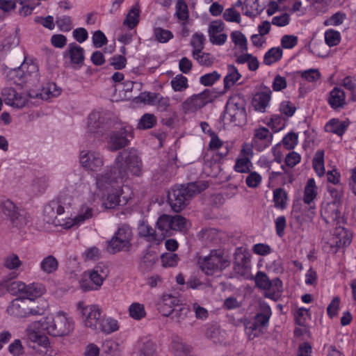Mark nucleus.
<instances>
[{
  "label": "nucleus",
  "mask_w": 356,
  "mask_h": 356,
  "mask_svg": "<svg viewBox=\"0 0 356 356\" xmlns=\"http://www.w3.org/2000/svg\"><path fill=\"white\" fill-rule=\"evenodd\" d=\"M327 191L332 198V200L330 202L341 205V198L343 197L342 187L341 186L336 187L327 186Z\"/></svg>",
  "instance_id": "nucleus-58"
},
{
  "label": "nucleus",
  "mask_w": 356,
  "mask_h": 356,
  "mask_svg": "<svg viewBox=\"0 0 356 356\" xmlns=\"http://www.w3.org/2000/svg\"><path fill=\"white\" fill-rule=\"evenodd\" d=\"M77 309L81 312L86 327L95 330L102 316V309L97 305H86L83 302H79Z\"/></svg>",
  "instance_id": "nucleus-11"
},
{
  "label": "nucleus",
  "mask_w": 356,
  "mask_h": 356,
  "mask_svg": "<svg viewBox=\"0 0 356 356\" xmlns=\"http://www.w3.org/2000/svg\"><path fill=\"white\" fill-rule=\"evenodd\" d=\"M342 225H335L333 235L329 241L330 248L333 249L334 252H337L341 248L348 246L351 242V234Z\"/></svg>",
  "instance_id": "nucleus-18"
},
{
  "label": "nucleus",
  "mask_w": 356,
  "mask_h": 356,
  "mask_svg": "<svg viewBox=\"0 0 356 356\" xmlns=\"http://www.w3.org/2000/svg\"><path fill=\"white\" fill-rule=\"evenodd\" d=\"M143 173V162L136 149L120 152L111 169L104 174L97 175L96 184L101 191L113 188L114 184L122 183L130 176L140 177Z\"/></svg>",
  "instance_id": "nucleus-1"
},
{
  "label": "nucleus",
  "mask_w": 356,
  "mask_h": 356,
  "mask_svg": "<svg viewBox=\"0 0 356 356\" xmlns=\"http://www.w3.org/2000/svg\"><path fill=\"white\" fill-rule=\"evenodd\" d=\"M316 186L314 179H309L305 187L303 201L305 204H310L316 197Z\"/></svg>",
  "instance_id": "nucleus-40"
},
{
  "label": "nucleus",
  "mask_w": 356,
  "mask_h": 356,
  "mask_svg": "<svg viewBox=\"0 0 356 356\" xmlns=\"http://www.w3.org/2000/svg\"><path fill=\"white\" fill-rule=\"evenodd\" d=\"M271 314L270 307L268 305H261L259 311L254 316L253 321L256 325H259L261 329L264 330L268 324Z\"/></svg>",
  "instance_id": "nucleus-28"
},
{
  "label": "nucleus",
  "mask_w": 356,
  "mask_h": 356,
  "mask_svg": "<svg viewBox=\"0 0 356 356\" xmlns=\"http://www.w3.org/2000/svg\"><path fill=\"white\" fill-rule=\"evenodd\" d=\"M324 153L323 151H318L313 159V167L318 176H323L325 173L324 168Z\"/></svg>",
  "instance_id": "nucleus-52"
},
{
  "label": "nucleus",
  "mask_w": 356,
  "mask_h": 356,
  "mask_svg": "<svg viewBox=\"0 0 356 356\" xmlns=\"http://www.w3.org/2000/svg\"><path fill=\"white\" fill-rule=\"evenodd\" d=\"M246 101L240 95L231 96L225 106V118L235 126L242 127L247 122Z\"/></svg>",
  "instance_id": "nucleus-4"
},
{
  "label": "nucleus",
  "mask_w": 356,
  "mask_h": 356,
  "mask_svg": "<svg viewBox=\"0 0 356 356\" xmlns=\"http://www.w3.org/2000/svg\"><path fill=\"white\" fill-rule=\"evenodd\" d=\"M234 270L241 276H246L250 270V260L244 254L238 255L234 262Z\"/></svg>",
  "instance_id": "nucleus-30"
},
{
  "label": "nucleus",
  "mask_w": 356,
  "mask_h": 356,
  "mask_svg": "<svg viewBox=\"0 0 356 356\" xmlns=\"http://www.w3.org/2000/svg\"><path fill=\"white\" fill-rule=\"evenodd\" d=\"M42 330L53 337H63L70 334L74 330L72 320L67 318L63 312L55 316H47L38 322Z\"/></svg>",
  "instance_id": "nucleus-3"
},
{
  "label": "nucleus",
  "mask_w": 356,
  "mask_h": 356,
  "mask_svg": "<svg viewBox=\"0 0 356 356\" xmlns=\"http://www.w3.org/2000/svg\"><path fill=\"white\" fill-rule=\"evenodd\" d=\"M156 227L161 232L160 235L165 238L172 235V231L185 232L187 229V220L179 215H161L156 221Z\"/></svg>",
  "instance_id": "nucleus-7"
},
{
  "label": "nucleus",
  "mask_w": 356,
  "mask_h": 356,
  "mask_svg": "<svg viewBox=\"0 0 356 356\" xmlns=\"http://www.w3.org/2000/svg\"><path fill=\"white\" fill-rule=\"evenodd\" d=\"M56 24L59 28L60 31L63 32H68L72 29V22L71 17L69 16H62L57 17Z\"/></svg>",
  "instance_id": "nucleus-63"
},
{
  "label": "nucleus",
  "mask_w": 356,
  "mask_h": 356,
  "mask_svg": "<svg viewBox=\"0 0 356 356\" xmlns=\"http://www.w3.org/2000/svg\"><path fill=\"white\" fill-rule=\"evenodd\" d=\"M282 49L280 47H273L270 49L264 56V63L266 65L278 61L282 56Z\"/></svg>",
  "instance_id": "nucleus-42"
},
{
  "label": "nucleus",
  "mask_w": 356,
  "mask_h": 356,
  "mask_svg": "<svg viewBox=\"0 0 356 356\" xmlns=\"http://www.w3.org/2000/svg\"><path fill=\"white\" fill-rule=\"evenodd\" d=\"M156 123V118L154 114L145 113L139 120L138 128L140 129H148L152 128Z\"/></svg>",
  "instance_id": "nucleus-50"
},
{
  "label": "nucleus",
  "mask_w": 356,
  "mask_h": 356,
  "mask_svg": "<svg viewBox=\"0 0 356 356\" xmlns=\"http://www.w3.org/2000/svg\"><path fill=\"white\" fill-rule=\"evenodd\" d=\"M140 8L138 4L134 6L127 13L124 25L127 26L130 29L135 28L139 22Z\"/></svg>",
  "instance_id": "nucleus-38"
},
{
  "label": "nucleus",
  "mask_w": 356,
  "mask_h": 356,
  "mask_svg": "<svg viewBox=\"0 0 356 356\" xmlns=\"http://www.w3.org/2000/svg\"><path fill=\"white\" fill-rule=\"evenodd\" d=\"M138 233L140 237L152 244H160L165 238V236L156 233V230L145 222L138 225Z\"/></svg>",
  "instance_id": "nucleus-20"
},
{
  "label": "nucleus",
  "mask_w": 356,
  "mask_h": 356,
  "mask_svg": "<svg viewBox=\"0 0 356 356\" xmlns=\"http://www.w3.org/2000/svg\"><path fill=\"white\" fill-rule=\"evenodd\" d=\"M170 84L175 92H182L188 87L187 78L181 74H177L172 78Z\"/></svg>",
  "instance_id": "nucleus-45"
},
{
  "label": "nucleus",
  "mask_w": 356,
  "mask_h": 356,
  "mask_svg": "<svg viewBox=\"0 0 356 356\" xmlns=\"http://www.w3.org/2000/svg\"><path fill=\"white\" fill-rule=\"evenodd\" d=\"M346 14L341 12H337L333 14L330 17L324 21L323 24L327 26H339L346 19Z\"/></svg>",
  "instance_id": "nucleus-62"
},
{
  "label": "nucleus",
  "mask_w": 356,
  "mask_h": 356,
  "mask_svg": "<svg viewBox=\"0 0 356 356\" xmlns=\"http://www.w3.org/2000/svg\"><path fill=\"white\" fill-rule=\"evenodd\" d=\"M156 262V256L150 252L146 253L141 259L140 266L145 271L149 270Z\"/></svg>",
  "instance_id": "nucleus-61"
},
{
  "label": "nucleus",
  "mask_w": 356,
  "mask_h": 356,
  "mask_svg": "<svg viewBox=\"0 0 356 356\" xmlns=\"http://www.w3.org/2000/svg\"><path fill=\"white\" fill-rule=\"evenodd\" d=\"M208 187L204 182H190L186 185L175 186L168 193L169 204L174 211H181L195 195Z\"/></svg>",
  "instance_id": "nucleus-2"
},
{
  "label": "nucleus",
  "mask_w": 356,
  "mask_h": 356,
  "mask_svg": "<svg viewBox=\"0 0 356 356\" xmlns=\"http://www.w3.org/2000/svg\"><path fill=\"white\" fill-rule=\"evenodd\" d=\"M212 97L209 90L206 89L203 92L193 95L188 98L183 104L182 108L186 112H193L211 102Z\"/></svg>",
  "instance_id": "nucleus-15"
},
{
  "label": "nucleus",
  "mask_w": 356,
  "mask_h": 356,
  "mask_svg": "<svg viewBox=\"0 0 356 356\" xmlns=\"http://www.w3.org/2000/svg\"><path fill=\"white\" fill-rule=\"evenodd\" d=\"M348 122L346 121H339L338 119H332L325 125L327 131H330L339 136H341L346 131Z\"/></svg>",
  "instance_id": "nucleus-36"
},
{
  "label": "nucleus",
  "mask_w": 356,
  "mask_h": 356,
  "mask_svg": "<svg viewBox=\"0 0 356 356\" xmlns=\"http://www.w3.org/2000/svg\"><path fill=\"white\" fill-rule=\"evenodd\" d=\"M139 356H158L154 343L151 341L144 342L139 348Z\"/></svg>",
  "instance_id": "nucleus-60"
},
{
  "label": "nucleus",
  "mask_w": 356,
  "mask_h": 356,
  "mask_svg": "<svg viewBox=\"0 0 356 356\" xmlns=\"http://www.w3.org/2000/svg\"><path fill=\"white\" fill-rule=\"evenodd\" d=\"M189 314H191L190 308L179 302V305L173 308V311L169 317L176 323L181 325Z\"/></svg>",
  "instance_id": "nucleus-29"
},
{
  "label": "nucleus",
  "mask_w": 356,
  "mask_h": 356,
  "mask_svg": "<svg viewBox=\"0 0 356 356\" xmlns=\"http://www.w3.org/2000/svg\"><path fill=\"white\" fill-rule=\"evenodd\" d=\"M208 134L211 136V140L209 144V149L211 150H216L220 147H224L225 150L220 152L219 155L220 158H223L224 156H227V154L229 152L227 144L225 146H224L223 142L221 140H220L218 136L212 130H209Z\"/></svg>",
  "instance_id": "nucleus-37"
},
{
  "label": "nucleus",
  "mask_w": 356,
  "mask_h": 356,
  "mask_svg": "<svg viewBox=\"0 0 356 356\" xmlns=\"http://www.w3.org/2000/svg\"><path fill=\"white\" fill-rule=\"evenodd\" d=\"M45 291L44 286L40 283H33L29 285L25 284L23 299L33 300L42 296Z\"/></svg>",
  "instance_id": "nucleus-32"
},
{
  "label": "nucleus",
  "mask_w": 356,
  "mask_h": 356,
  "mask_svg": "<svg viewBox=\"0 0 356 356\" xmlns=\"http://www.w3.org/2000/svg\"><path fill=\"white\" fill-rule=\"evenodd\" d=\"M132 229L129 225L124 224L120 225L113 236L108 241L107 251L111 254L128 250L132 239Z\"/></svg>",
  "instance_id": "nucleus-6"
},
{
  "label": "nucleus",
  "mask_w": 356,
  "mask_h": 356,
  "mask_svg": "<svg viewBox=\"0 0 356 356\" xmlns=\"http://www.w3.org/2000/svg\"><path fill=\"white\" fill-rule=\"evenodd\" d=\"M270 90L257 92L252 99V106L255 111L264 113L270 100Z\"/></svg>",
  "instance_id": "nucleus-24"
},
{
  "label": "nucleus",
  "mask_w": 356,
  "mask_h": 356,
  "mask_svg": "<svg viewBox=\"0 0 356 356\" xmlns=\"http://www.w3.org/2000/svg\"><path fill=\"white\" fill-rule=\"evenodd\" d=\"M6 104L13 107L21 108L25 106L27 98L22 93L17 92L14 88H5L2 91Z\"/></svg>",
  "instance_id": "nucleus-22"
},
{
  "label": "nucleus",
  "mask_w": 356,
  "mask_h": 356,
  "mask_svg": "<svg viewBox=\"0 0 356 356\" xmlns=\"http://www.w3.org/2000/svg\"><path fill=\"white\" fill-rule=\"evenodd\" d=\"M129 137H133L132 132L130 129L127 127L112 131L108 141V149L115 152L127 147L129 144Z\"/></svg>",
  "instance_id": "nucleus-14"
},
{
  "label": "nucleus",
  "mask_w": 356,
  "mask_h": 356,
  "mask_svg": "<svg viewBox=\"0 0 356 356\" xmlns=\"http://www.w3.org/2000/svg\"><path fill=\"white\" fill-rule=\"evenodd\" d=\"M255 284L259 288L266 291L265 296L276 300L283 291L282 282L275 277L270 280L266 273L258 271L255 276Z\"/></svg>",
  "instance_id": "nucleus-8"
},
{
  "label": "nucleus",
  "mask_w": 356,
  "mask_h": 356,
  "mask_svg": "<svg viewBox=\"0 0 356 356\" xmlns=\"http://www.w3.org/2000/svg\"><path fill=\"white\" fill-rule=\"evenodd\" d=\"M3 265L9 270H16L22 265V261L17 254H10L4 259Z\"/></svg>",
  "instance_id": "nucleus-59"
},
{
  "label": "nucleus",
  "mask_w": 356,
  "mask_h": 356,
  "mask_svg": "<svg viewBox=\"0 0 356 356\" xmlns=\"http://www.w3.org/2000/svg\"><path fill=\"white\" fill-rule=\"evenodd\" d=\"M154 35L156 40L161 43H165L173 38L172 33L161 27H157L154 29Z\"/></svg>",
  "instance_id": "nucleus-56"
},
{
  "label": "nucleus",
  "mask_w": 356,
  "mask_h": 356,
  "mask_svg": "<svg viewBox=\"0 0 356 356\" xmlns=\"http://www.w3.org/2000/svg\"><path fill=\"white\" fill-rule=\"evenodd\" d=\"M193 58L197 60V62L204 66H211L213 63V57L209 53L203 52H192Z\"/></svg>",
  "instance_id": "nucleus-48"
},
{
  "label": "nucleus",
  "mask_w": 356,
  "mask_h": 356,
  "mask_svg": "<svg viewBox=\"0 0 356 356\" xmlns=\"http://www.w3.org/2000/svg\"><path fill=\"white\" fill-rule=\"evenodd\" d=\"M26 67V66L22 64L17 68L10 70L8 73V77L9 79L13 80L15 84L19 86H22L29 81L31 76L38 77V70L35 65H30L27 67L28 70L26 72L24 71Z\"/></svg>",
  "instance_id": "nucleus-12"
},
{
  "label": "nucleus",
  "mask_w": 356,
  "mask_h": 356,
  "mask_svg": "<svg viewBox=\"0 0 356 356\" xmlns=\"http://www.w3.org/2000/svg\"><path fill=\"white\" fill-rule=\"evenodd\" d=\"M161 260L165 268L175 267L178 264L179 258L177 254L166 252L161 256Z\"/></svg>",
  "instance_id": "nucleus-53"
},
{
  "label": "nucleus",
  "mask_w": 356,
  "mask_h": 356,
  "mask_svg": "<svg viewBox=\"0 0 356 356\" xmlns=\"http://www.w3.org/2000/svg\"><path fill=\"white\" fill-rule=\"evenodd\" d=\"M245 327V332L250 339H253L264 332V330L256 325L253 321L246 323Z\"/></svg>",
  "instance_id": "nucleus-57"
},
{
  "label": "nucleus",
  "mask_w": 356,
  "mask_h": 356,
  "mask_svg": "<svg viewBox=\"0 0 356 356\" xmlns=\"http://www.w3.org/2000/svg\"><path fill=\"white\" fill-rule=\"evenodd\" d=\"M205 336L215 343H222L225 341L226 332L216 325H211L207 327Z\"/></svg>",
  "instance_id": "nucleus-31"
},
{
  "label": "nucleus",
  "mask_w": 356,
  "mask_h": 356,
  "mask_svg": "<svg viewBox=\"0 0 356 356\" xmlns=\"http://www.w3.org/2000/svg\"><path fill=\"white\" fill-rule=\"evenodd\" d=\"M42 332L44 331L41 330L38 322L33 323L26 329L28 339L33 343L32 348L38 349L41 353H45L50 344L49 338Z\"/></svg>",
  "instance_id": "nucleus-9"
},
{
  "label": "nucleus",
  "mask_w": 356,
  "mask_h": 356,
  "mask_svg": "<svg viewBox=\"0 0 356 356\" xmlns=\"http://www.w3.org/2000/svg\"><path fill=\"white\" fill-rule=\"evenodd\" d=\"M198 264L201 270L207 275L222 270L229 266V261L221 250H213L208 256L200 257Z\"/></svg>",
  "instance_id": "nucleus-5"
},
{
  "label": "nucleus",
  "mask_w": 356,
  "mask_h": 356,
  "mask_svg": "<svg viewBox=\"0 0 356 356\" xmlns=\"http://www.w3.org/2000/svg\"><path fill=\"white\" fill-rule=\"evenodd\" d=\"M128 202V198L121 197L120 191L110 193L108 194L107 198L104 202L106 209H114L118 205H125Z\"/></svg>",
  "instance_id": "nucleus-35"
},
{
  "label": "nucleus",
  "mask_w": 356,
  "mask_h": 356,
  "mask_svg": "<svg viewBox=\"0 0 356 356\" xmlns=\"http://www.w3.org/2000/svg\"><path fill=\"white\" fill-rule=\"evenodd\" d=\"M58 262L53 255L46 257L40 263L41 270L47 274L55 272L58 269Z\"/></svg>",
  "instance_id": "nucleus-41"
},
{
  "label": "nucleus",
  "mask_w": 356,
  "mask_h": 356,
  "mask_svg": "<svg viewBox=\"0 0 356 356\" xmlns=\"http://www.w3.org/2000/svg\"><path fill=\"white\" fill-rule=\"evenodd\" d=\"M93 209L87 205H82L79 209L77 216L72 220L73 223L67 225V227H70L74 225H79L85 220L91 218L93 216Z\"/></svg>",
  "instance_id": "nucleus-39"
},
{
  "label": "nucleus",
  "mask_w": 356,
  "mask_h": 356,
  "mask_svg": "<svg viewBox=\"0 0 356 356\" xmlns=\"http://www.w3.org/2000/svg\"><path fill=\"white\" fill-rule=\"evenodd\" d=\"M231 38L232 42L240 47L242 52L248 50V42L245 36L238 31H234L231 33Z\"/></svg>",
  "instance_id": "nucleus-47"
},
{
  "label": "nucleus",
  "mask_w": 356,
  "mask_h": 356,
  "mask_svg": "<svg viewBox=\"0 0 356 356\" xmlns=\"http://www.w3.org/2000/svg\"><path fill=\"white\" fill-rule=\"evenodd\" d=\"M6 289L11 295H19L23 298L24 293L25 284L19 281H14L7 284Z\"/></svg>",
  "instance_id": "nucleus-55"
},
{
  "label": "nucleus",
  "mask_w": 356,
  "mask_h": 356,
  "mask_svg": "<svg viewBox=\"0 0 356 356\" xmlns=\"http://www.w3.org/2000/svg\"><path fill=\"white\" fill-rule=\"evenodd\" d=\"M1 210L15 227H22L28 222L24 215L19 211L15 204L10 200H6L1 203Z\"/></svg>",
  "instance_id": "nucleus-16"
},
{
  "label": "nucleus",
  "mask_w": 356,
  "mask_h": 356,
  "mask_svg": "<svg viewBox=\"0 0 356 356\" xmlns=\"http://www.w3.org/2000/svg\"><path fill=\"white\" fill-rule=\"evenodd\" d=\"M325 41L329 47L336 46L341 41V34L334 29H328L325 32Z\"/></svg>",
  "instance_id": "nucleus-51"
},
{
  "label": "nucleus",
  "mask_w": 356,
  "mask_h": 356,
  "mask_svg": "<svg viewBox=\"0 0 356 356\" xmlns=\"http://www.w3.org/2000/svg\"><path fill=\"white\" fill-rule=\"evenodd\" d=\"M65 205L60 198L50 201L44 209V220L49 224L60 225L57 217L64 213Z\"/></svg>",
  "instance_id": "nucleus-17"
},
{
  "label": "nucleus",
  "mask_w": 356,
  "mask_h": 356,
  "mask_svg": "<svg viewBox=\"0 0 356 356\" xmlns=\"http://www.w3.org/2000/svg\"><path fill=\"white\" fill-rule=\"evenodd\" d=\"M97 328L95 331L97 332H104L105 334H111L118 330V321L111 317H104L101 316Z\"/></svg>",
  "instance_id": "nucleus-27"
},
{
  "label": "nucleus",
  "mask_w": 356,
  "mask_h": 356,
  "mask_svg": "<svg viewBox=\"0 0 356 356\" xmlns=\"http://www.w3.org/2000/svg\"><path fill=\"white\" fill-rule=\"evenodd\" d=\"M341 205L329 202H323L321 209L323 220L328 225H340L346 223L345 218L341 213Z\"/></svg>",
  "instance_id": "nucleus-10"
},
{
  "label": "nucleus",
  "mask_w": 356,
  "mask_h": 356,
  "mask_svg": "<svg viewBox=\"0 0 356 356\" xmlns=\"http://www.w3.org/2000/svg\"><path fill=\"white\" fill-rule=\"evenodd\" d=\"M8 313L16 317H25L28 316L26 302L23 298H16L13 300L7 309Z\"/></svg>",
  "instance_id": "nucleus-26"
},
{
  "label": "nucleus",
  "mask_w": 356,
  "mask_h": 356,
  "mask_svg": "<svg viewBox=\"0 0 356 356\" xmlns=\"http://www.w3.org/2000/svg\"><path fill=\"white\" fill-rule=\"evenodd\" d=\"M103 120L99 112H92L88 116V126L90 132L99 133V129L102 127Z\"/></svg>",
  "instance_id": "nucleus-43"
},
{
  "label": "nucleus",
  "mask_w": 356,
  "mask_h": 356,
  "mask_svg": "<svg viewBox=\"0 0 356 356\" xmlns=\"http://www.w3.org/2000/svg\"><path fill=\"white\" fill-rule=\"evenodd\" d=\"M328 103L334 110L343 108L346 104V95L343 90L334 87L330 92Z\"/></svg>",
  "instance_id": "nucleus-25"
},
{
  "label": "nucleus",
  "mask_w": 356,
  "mask_h": 356,
  "mask_svg": "<svg viewBox=\"0 0 356 356\" xmlns=\"http://www.w3.org/2000/svg\"><path fill=\"white\" fill-rule=\"evenodd\" d=\"M287 195L283 188H276L273 191V201L275 207L279 209H284L286 204Z\"/></svg>",
  "instance_id": "nucleus-46"
},
{
  "label": "nucleus",
  "mask_w": 356,
  "mask_h": 356,
  "mask_svg": "<svg viewBox=\"0 0 356 356\" xmlns=\"http://www.w3.org/2000/svg\"><path fill=\"white\" fill-rule=\"evenodd\" d=\"M79 160L81 166L88 171H99L104 165V157L98 152L81 151Z\"/></svg>",
  "instance_id": "nucleus-13"
},
{
  "label": "nucleus",
  "mask_w": 356,
  "mask_h": 356,
  "mask_svg": "<svg viewBox=\"0 0 356 356\" xmlns=\"http://www.w3.org/2000/svg\"><path fill=\"white\" fill-rule=\"evenodd\" d=\"M205 40V37L202 33L197 32L193 34L190 42L193 48V52H200V51H202Z\"/></svg>",
  "instance_id": "nucleus-54"
},
{
  "label": "nucleus",
  "mask_w": 356,
  "mask_h": 356,
  "mask_svg": "<svg viewBox=\"0 0 356 356\" xmlns=\"http://www.w3.org/2000/svg\"><path fill=\"white\" fill-rule=\"evenodd\" d=\"M64 57H68L70 59L71 64L81 67L84 63V49L75 42L68 44L67 49L64 51Z\"/></svg>",
  "instance_id": "nucleus-21"
},
{
  "label": "nucleus",
  "mask_w": 356,
  "mask_h": 356,
  "mask_svg": "<svg viewBox=\"0 0 356 356\" xmlns=\"http://www.w3.org/2000/svg\"><path fill=\"white\" fill-rule=\"evenodd\" d=\"M8 349L13 356H22L24 353V348L19 339L14 340L8 346Z\"/></svg>",
  "instance_id": "nucleus-64"
},
{
  "label": "nucleus",
  "mask_w": 356,
  "mask_h": 356,
  "mask_svg": "<svg viewBox=\"0 0 356 356\" xmlns=\"http://www.w3.org/2000/svg\"><path fill=\"white\" fill-rule=\"evenodd\" d=\"M180 300L177 297L171 294H164L158 304V309L163 316L169 317L173 308L177 306Z\"/></svg>",
  "instance_id": "nucleus-23"
},
{
  "label": "nucleus",
  "mask_w": 356,
  "mask_h": 356,
  "mask_svg": "<svg viewBox=\"0 0 356 356\" xmlns=\"http://www.w3.org/2000/svg\"><path fill=\"white\" fill-rule=\"evenodd\" d=\"M95 284L97 290L101 287L107 274L101 266H95L92 270L86 272Z\"/></svg>",
  "instance_id": "nucleus-34"
},
{
  "label": "nucleus",
  "mask_w": 356,
  "mask_h": 356,
  "mask_svg": "<svg viewBox=\"0 0 356 356\" xmlns=\"http://www.w3.org/2000/svg\"><path fill=\"white\" fill-rule=\"evenodd\" d=\"M129 313L132 318L137 321L145 318L146 316L144 305L138 302H134L129 306Z\"/></svg>",
  "instance_id": "nucleus-44"
},
{
  "label": "nucleus",
  "mask_w": 356,
  "mask_h": 356,
  "mask_svg": "<svg viewBox=\"0 0 356 356\" xmlns=\"http://www.w3.org/2000/svg\"><path fill=\"white\" fill-rule=\"evenodd\" d=\"M273 134L266 127L255 129L252 140V146L258 152H261L269 147L272 143Z\"/></svg>",
  "instance_id": "nucleus-19"
},
{
  "label": "nucleus",
  "mask_w": 356,
  "mask_h": 356,
  "mask_svg": "<svg viewBox=\"0 0 356 356\" xmlns=\"http://www.w3.org/2000/svg\"><path fill=\"white\" fill-rule=\"evenodd\" d=\"M241 75L238 72L237 68L233 65H227V74L225 76L223 82H224V89L227 90L232 86H233L236 81L241 78Z\"/></svg>",
  "instance_id": "nucleus-33"
},
{
  "label": "nucleus",
  "mask_w": 356,
  "mask_h": 356,
  "mask_svg": "<svg viewBox=\"0 0 356 356\" xmlns=\"http://www.w3.org/2000/svg\"><path fill=\"white\" fill-rule=\"evenodd\" d=\"M176 13L175 15L181 20L186 22L188 19V8L184 0H177L176 3Z\"/></svg>",
  "instance_id": "nucleus-49"
}]
</instances>
